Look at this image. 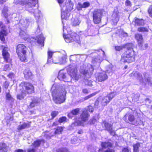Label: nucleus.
<instances>
[{"mask_svg":"<svg viewBox=\"0 0 152 152\" xmlns=\"http://www.w3.org/2000/svg\"><path fill=\"white\" fill-rule=\"evenodd\" d=\"M51 91L53 99L55 103L61 104L64 102L66 93L65 88L54 84L51 88Z\"/></svg>","mask_w":152,"mask_h":152,"instance_id":"f257e3e1","label":"nucleus"},{"mask_svg":"<svg viewBox=\"0 0 152 152\" xmlns=\"http://www.w3.org/2000/svg\"><path fill=\"white\" fill-rule=\"evenodd\" d=\"M67 70L69 75H67L66 74L63 70L59 71L58 78L60 80L69 82L71 80L72 78L76 80H78L80 76L77 73V69L75 65H70L67 68Z\"/></svg>","mask_w":152,"mask_h":152,"instance_id":"f03ea898","label":"nucleus"},{"mask_svg":"<svg viewBox=\"0 0 152 152\" xmlns=\"http://www.w3.org/2000/svg\"><path fill=\"white\" fill-rule=\"evenodd\" d=\"M20 87L21 94L17 96L18 99H23L27 94L32 93L34 91V86L29 83L22 82L20 85Z\"/></svg>","mask_w":152,"mask_h":152,"instance_id":"7ed1b4c3","label":"nucleus"},{"mask_svg":"<svg viewBox=\"0 0 152 152\" xmlns=\"http://www.w3.org/2000/svg\"><path fill=\"white\" fill-rule=\"evenodd\" d=\"M128 48H126L127 50L126 51L125 54L122 56L120 60L121 63H124L126 62L130 63L134 61V51L133 50L132 44L131 46L128 45Z\"/></svg>","mask_w":152,"mask_h":152,"instance_id":"20e7f679","label":"nucleus"},{"mask_svg":"<svg viewBox=\"0 0 152 152\" xmlns=\"http://www.w3.org/2000/svg\"><path fill=\"white\" fill-rule=\"evenodd\" d=\"M27 48L23 44H19L16 47V52L20 60L25 62L26 60V53Z\"/></svg>","mask_w":152,"mask_h":152,"instance_id":"39448f33","label":"nucleus"},{"mask_svg":"<svg viewBox=\"0 0 152 152\" xmlns=\"http://www.w3.org/2000/svg\"><path fill=\"white\" fill-rule=\"evenodd\" d=\"M94 70V69L92 66L88 64L87 66L85 65L81 66L80 72L87 79L91 77Z\"/></svg>","mask_w":152,"mask_h":152,"instance_id":"423d86ee","label":"nucleus"},{"mask_svg":"<svg viewBox=\"0 0 152 152\" xmlns=\"http://www.w3.org/2000/svg\"><path fill=\"white\" fill-rule=\"evenodd\" d=\"M14 2L16 4L25 5L27 7H34L38 3L37 0H19L15 1Z\"/></svg>","mask_w":152,"mask_h":152,"instance_id":"0eeeda50","label":"nucleus"},{"mask_svg":"<svg viewBox=\"0 0 152 152\" xmlns=\"http://www.w3.org/2000/svg\"><path fill=\"white\" fill-rule=\"evenodd\" d=\"M64 37L66 42L69 43L71 42L75 41L78 44H80V41L79 36L76 33L72 35L70 37L68 35H64Z\"/></svg>","mask_w":152,"mask_h":152,"instance_id":"6e6552de","label":"nucleus"},{"mask_svg":"<svg viewBox=\"0 0 152 152\" xmlns=\"http://www.w3.org/2000/svg\"><path fill=\"white\" fill-rule=\"evenodd\" d=\"M93 21L95 24H98L101 20L102 12L100 10H95L93 12Z\"/></svg>","mask_w":152,"mask_h":152,"instance_id":"1a4fd4ad","label":"nucleus"},{"mask_svg":"<svg viewBox=\"0 0 152 152\" xmlns=\"http://www.w3.org/2000/svg\"><path fill=\"white\" fill-rule=\"evenodd\" d=\"M95 76L96 80L98 82H102L108 78V76L105 72L96 73Z\"/></svg>","mask_w":152,"mask_h":152,"instance_id":"9d476101","label":"nucleus"},{"mask_svg":"<svg viewBox=\"0 0 152 152\" xmlns=\"http://www.w3.org/2000/svg\"><path fill=\"white\" fill-rule=\"evenodd\" d=\"M7 34L5 26L0 22V39L2 41H5L4 36L7 35Z\"/></svg>","mask_w":152,"mask_h":152,"instance_id":"9b49d317","label":"nucleus"},{"mask_svg":"<svg viewBox=\"0 0 152 152\" xmlns=\"http://www.w3.org/2000/svg\"><path fill=\"white\" fill-rule=\"evenodd\" d=\"M65 7H61V18L62 23H63V20H68L70 15L69 11L65 10Z\"/></svg>","mask_w":152,"mask_h":152,"instance_id":"f8f14e48","label":"nucleus"},{"mask_svg":"<svg viewBox=\"0 0 152 152\" xmlns=\"http://www.w3.org/2000/svg\"><path fill=\"white\" fill-rule=\"evenodd\" d=\"M31 11H29L30 12L34 13V16L36 19L37 21L38 22H39L40 21L42 20L41 17V14L40 11L38 10V9L34 10L32 9Z\"/></svg>","mask_w":152,"mask_h":152,"instance_id":"ddd939ff","label":"nucleus"},{"mask_svg":"<svg viewBox=\"0 0 152 152\" xmlns=\"http://www.w3.org/2000/svg\"><path fill=\"white\" fill-rule=\"evenodd\" d=\"M9 49L7 47H4L2 51V55L4 60L8 62L10 60V55L8 52Z\"/></svg>","mask_w":152,"mask_h":152,"instance_id":"4468645a","label":"nucleus"},{"mask_svg":"<svg viewBox=\"0 0 152 152\" xmlns=\"http://www.w3.org/2000/svg\"><path fill=\"white\" fill-rule=\"evenodd\" d=\"M90 116L87 110L85 109L82 112L81 114L80 115V118L82 121L83 122H85L88 119Z\"/></svg>","mask_w":152,"mask_h":152,"instance_id":"2eb2a0df","label":"nucleus"},{"mask_svg":"<svg viewBox=\"0 0 152 152\" xmlns=\"http://www.w3.org/2000/svg\"><path fill=\"white\" fill-rule=\"evenodd\" d=\"M130 76L133 78H136L137 80L140 81V82H142L143 80V78L141 75L138 72L136 71H133L130 75Z\"/></svg>","mask_w":152,"mask_h":152,"instance_id":"dca6fc26","label":"nucleus"},{"mask_svg":"<svg viewBox=\"0 0 152 152\" xmlns=\"http://www.w3.org/2000/svg\"><path fill=\"white\" fill-rule=\"evenodd\" d=\"M74 4L70 0H66V2L65 6L63 7H65V10L68 11H70L73 9Z\"/></svg>","mask_w":152,"mask_h":152,"instance_id":"f3484780","label":"nucleus"},{"mask_svg":"<svg viewBox=\"0 0 152 152\" xmlns=\"http://www.w3.org/2000/svg\"><path fill=\"white\" fill-rule=\"evenodd\" d=\"M104 126L106 129L110 133V134L113 136L115 134V131L113 129L112 125L106 122L104 124Z\"/></svg>","mask_w":152,"mask_h":152,"instance_id":"a211bd4d","label":"nucleus"},{"mask_svg":"<svg viewBox=\"0 0 152 152\" xmlns=\"http://www.w3.org/2000/svg\"><path fill=\"white\" fill-rule=\"evenodd\" d=\"M90 5L88 2H85L83 3H78L76 6V8L77 10H82V8H86L88 7Z\"/></svg>","mask_w":152,"mask_h":152,"instance_id":"6ab92c4d","label":"nucleus"},{"mask_svg":"<svg viewBox=\"0 0 152 152\" xmlns=\"http://www.w3.org/2000/svg\"><path fill=\"white\" fill-rule=\"evenodd\" d=\"M112 17V20L114 24L116 25L118 21L119 18L118 12L117 11L114 10Z\"/></svg>","mask_w":152,"mask_h":152,"instance_id":"aec40b11","label":"nucleus"},{"mask_svg":"<svg viewBox=\"0 0 152 152\" xmlns=\"http://www.w3.org/2000/svg\"><path fill=\"white\" fill-rule=\"evenodd\" d=\"M135 37L137 41L139 46L140 47H142L143 44V40L142 35L140 34H137L135 35Z\"/></svg>","mask_w":152,"mask_h":152,"instance_id":"412c9836","label":"nucleus"},{"mask_svg":"<svg viewBox=\"0 0 152 152\" xmlns=\"http://www.w3.org/2000/svg\"><path fill=\"white\" fill-rule=\"evenodd\" d=\"M65 61V58L63 57H62L61 59H59V58L56 57H53L51 59V62L55 64L59 63L61 64Z\"/></svg>","mask_w":152,"mask_h":152,"instance_id":"4be33fe9","label":"nucleus"},{"mask_svg":"<svg viewBox=\"0 0 152 152\" xmlns=\"http://www.w3.org/2000/svg\"><path fill=\"white\" fill-rule=\"evenodd\" d=\"M23 74L24 77L26 79H28L31 78L33 75L32 72L29 69L26 68L23 71Z\"/></svg>","mask_w":152,"mask_h":152,"instance_id":"5701e85b","label":"nucleus"},{"mask_svg":"<svg viewBox=\"0 0 152 152\" xmlns=\"http://www.w3.org/2000/svg\"><path fill=\"white\" fill-rule=\"evenodd\" d=\"M37 41L38 44L41 45L42 46H44V37L42 34H41L40 35L38 36L37 37Z\"/></svg>","mask_w":152,"mask_h":152,"instance_id":"b1692460","label":"nucleus"},{"mask_svg":"<svg viewBox=\"0 0 152 152\" xmlns=\"http://www.w3.org/2000/svg\"><path fill=\"white\" fill-rule=\"evenodd\" d=\"M80 110V108H77L72 110L70 113L68 114V116L69 118H72V115H78L79 113Z\"/></svg>","mask_w":152,"mask_h":152,"instance_id":"393cba45","label":"nucleus"},{"mask_svg":"<svg viewBox=\"0 0 152 152\" xmlns=\"http://www.w3.org/2000/svg\"><path fill=\"white\" fill-rule=\"evenodd\" d=\"M101 61V58L99 56H97L95 58H93L92 60V62L94 64H98V65Z\"/></svg>","mask_w":152,"mask_h":152,"instance_id":"a878e982","label":"nucleus"},{"mask_svg":"<svg viewBox=\"0 0 152 152\" xmlns=\"http://www.w3.org/2000/svg\"><path fill=\"white\" fill-rule=\"evenodd\" d=\"M131 45L132 43H128L120 46H116L115 47V49L116 50L119 51L124 48H128V45L131 46Z\"/></svg>","mask_w":152,"mask_h":152,"instance_id":"bb28decb","label":"nucleus"},{"mask_svg":"<svg viewBox=\"0 0 152 152\" xmlns=\"http://www.w3.org/2000/svg\"><path fill=\"white\" fill-rule=\"evenodd\" d=\"M20 22L24 28H26L30 23V22L28 20L21 19L20 20Z\"/></svg>","mask_w":152,"mask_h":152,"instance_id":"cd10ccee","label":"nucleus"},{"mask_svg":"<svg viewBox=\"0 0 152 152\" xmlns=\"http://www.w3.org/2000/svg\"><path fill=\"white\" fill-rule=\"evenodd\" d=\"M101 145L102 148H109L112 147V145L111 143L108 142H102L101 143Z\"/></svg>","mask_w":152,"mask_h":152,"instance_id":"c85d7f7f","label":"nucleus"},{"mask_svg":"<svg viewBox=\"0 0 152 152\" xmlns=\"http://www.w3.org/2000/svg\"><path fill=\"white\" fill-rule=\"evenodd\" d=\"M39 102V100L38 98L37 97L34 98V99L32 100V102L29 105L30 107L32 108L34 107Z\"/></svg>","mask_w":152,"mask_h":152,"instance_id":"c756f323","label":"nucleus"},{"mask_svg":"<svg viewBox=\"0 0 152 152\" xmlns=\"http://www.w3.org/2000/svg\"><path fill=\"white\" fill-rule=\"evenodd\" d=\"M20 36L24 40H26L28 37V34L26 33L25 31L21 30L20 32Z\"/></svg>","mask_w":152,"mask_h":152,"instance_id":"7c9ffc66","label":"nucleus"},{"mask_svg":"<svg viewBox=\"0 0 152 152\" xmlns=\"http://www.w3.org/2000/svg\"><path fill=\"white\" fill-rule=\"evenodd\" d=\"M7 146L4 143H0V152H7Z\"/></svg>","mask_w":152,"mask_h":152,"instance_id":"2f4dec72","label":"nucleus"},{"mask_svg":"<svg viewBox=\"0 0 152 152\" xmlns=\"http://www.w3.org/2000/svg\"><path fill=\"white\" fill-rule=\"evenodd\" d=\"M134 23L135 25H143L144 24V21L142 19H139L138 18H137L135 19Z\"/></svg>","mask_w":152,"mask_h":152,"instance_id":"473e14b6","label":"nucleus"},{"mask_svg":"<svg viewBox=\"0 0 152 152\" xmlns=\"http://www.w3.org/2000/svg\"><path fill=\"white\" fill-rule=\"evenodd\" d=\"M127 117H128V120L130 122H132L134 121V116L133 115L130 114L128 115H127L126 114L125 115L124 118L126 122H128V121L127 120H125V118Z\"/></svg>","mask_w":152,"mask_h":152,"instance_id":"72a5a7b5","label":"nucleus"},{"mask_svg":"<svg viewBox=\"0 0 152 152\" xmlns=\"http://www.w3.org/2000/svg\"><path fill=\"white\" fill-rule=\"evenodd\" d=\"M110 101L107 98V97L105 96L102 98V105L105 106Z\"/></svg>","mask_w":152,"mask_h":152,"instance_id":"f704fd0d","label":"nucleus"},{"mask_svg":"<svg viewBox=\"0 0 152 152\" xmlns=\"http://www.w3.org/2000/svg\"><path fill=\"white\" fill-rule=\"evenodd\" d=\"M29 127V125L28 124L24 123L22 125L18 126V129L20 130Z\"/></svg>","mask_w":152,"mask_h":152,"instance_id":"c9c22d12","label":"nucleus"},{"mask_svg":"<svg viewBox=\"0 0 152 152\" xmlns=\"http://www.w3.org/2000/svg\"><path fill=\"white\" fill-rule=\"evenodd\" d=\"M53 53L51 51H48V63L51 62V58L53 55Z\"/></svg>","mask_w":152,"mask_h":152,"instance_id":"e433bc0d","label":"nucleus"},{"mask_svg":"<svg viewBox=\"0 0 152 152\" xmlns=\"http://www.w3.org/2000/svg\"><path fill=\"white\" fill-rule=\"evenodd\" d=\"M63 128L61 126L58 127L56 129L54 134H61V132L63 131Z\"/></svg>","mask_w":152,"mask_h":152,"instance_id":"4c0bfd02","label":"nucleus"},{"mask_svg":"<svg viewBox=\"0 0 152 152\" xmlns=\"http://www.w3.org/2000/svg\"><path fill=\"white\" fill-rule=\"evenodd\" d=\"M8 8L7 7H4L2 11V15L6 18L8 17Z\"/></svg>","mask_w":152,"mask_h":152,"instance_id":"58836bf2","label":"nucleus"},{"mask_svg":"<svg viewBox=\"0 0 152 152\" xmlns=\"http://www.w3.org/2000/svg\"><path fill=\"white\" fill-rule=\"evenodd\" d=\"M80 20L77 18H75L72 20V24L73 26H76L79 24L80 23Z\"/></svg>","mask_w":152,"mask_h":152,"instance_id":"ea45409f","label":"nucleus"},{"mask_svg":"<svg viewBox=\"0 0 152 152\" xmlns=\"http://www.w3.org/2000/svg\"><path fill=\"white\" fill-rule=\"evenodd\" d=\"M115 93L113 92L108 94L107 96V97L108 99L110 101L115 96Z\"/></svg>","mask_w":152,"mask_h":152,"instance_id":"a19ab883","label":"nucleus"},{"mask_svg":"<svg viewBox=\"0 0 152 152\" xmlns=\"http://www.w3.org/2000/svg\"><path fill=\"white\" fill-rule=\"evenodd\" d=\"M140 146V144L137 143L133 145L134 152H138V148Z\"/></svg>","mask_w":152,"mask_h":152,"instance_id":"79ce46f5","label":"nucleus"},{"mask_svg":"<svg viewBox=\"0 0 152 152\" xmlns=\"http://www.w3.org/2000/svg\"><path fill=\"white\" fill-rule=\"evenodd\" d=\"M13 118L12 117L10 116L7 117L5 119V120H6L7 124L8 126L10 125V120H13Z\"/></svg>","mask_w":152,"mask_h":152,"instance_id":"37998d69","label":"nucleus"},{"mask_svg":"<svg viewBox=\"0 0 152 152\" xmlns=\"http://www.w3.org/2000/svg\"><path fill=\"white\" fill-rule=\"evenodd\" d=\"M43 141L42 140H38L35 141L34 142L33 145L35 147H38L40 144L41 142L42 141Z\"/></svg>","mask_w":152,"mask_h":152,"instance_id":"c03bdc74","label":"nucleus"},{"mask_svg":"<svg viewBox=\"0 0 152 152\" xmlns=\"http://www.w3.org/2000/svg\"><path fill=\"white\" fill-rule=\"evenodd\" d=\"M133 124L136 126L141 125H143V122L139 119H137L136 122H134Z\"/></svg>","mask_w":152,"mask_h":152,"instance_id":"a18cd8bd","label":"nucleus"},{"mask_svg":"<svg viewBox=\"0 0 152 152\" xmlns=\"http://www.w3.org/2000/svg\"><path fill=\"white\" fill-rule=\"evenodd\" d=\"M138 31L141 32H147L148 31V30L147 28L140 27L138 28Z\"/></svg>","mask_w":152,"mask_h":152,"instance_id":"49530a36","label":"nucleus"},{"mask_svg":"<svg viewBox=\"0 0 152 152\" xmlns=\"http://www.w3.org/2000/svg\"><path fill=\"white\" fill-rule=\"evenodd\" d=\"M58 114V112L57 111H52L51 113V115L52 117V118H53L56 117Z\"/></svg>","mask_w":152,"mask_h":152,"instance_id":"de8ad7c7","label":"nucleus"},{"mask_svg":"<svg viewBox=\"0 0 152 152\" xmlns=\"http://www.w3.org/2000/svg\"><path fill=\"white\" fill-rule=\"evenodd\" d=\"M66 120V118L65 116H64L60 118L58 120V121L59 123H62L65 121Z\"/></svg>","mask_w":152,"mask_h":152,"instance_id":"09e8293b","label":"nucleus"},{"mask_svg":"<svg viewBox=\"0 0 152 152\" xmlns=\"http://www.w3.org/2000/svg\"><path fill=\"white\" fill-rule=\"evenodd\" d=\"M6 97L7 100L9 101H11V102L13 101V99L11 95L9 93L7 94Z\"/></svg>","mask_w":152,"mask_h":152,"instance_id":"8fccbe9b","label":"nucleus"},{"mask_svg":"<svg viewBox=\"0 0 152 152\" xmlns=\"http://www.w3.org/2000/svg\"><path fill=\"white\" fill-rule=\"evenodd\" d=\"M96 94V93H93L90 95H88V96H86L84 98V99L85 100H86L88 99L91 97H92L93 96H94L95 94Z\"/></svg>","mask_w":152,"mask_h":152,"instance_id":"3c124183","label":"nucleus"},{"mask_svg":"<svg viewBox=\"0 0 152 152\" xmlns=\"http://www.w3.org/2000/svg\"><path fill=\"white\" fill-rule=\"evenodd\" d=\"M77 138L75 137L73 138V139H72L71 140V143L73 144H75L77 142Z\"/></svg>","mask_w":152,"mask_h":152,"instance_id":"603ef678","label":"nucleus"},{"mask_svg":"<svg viewBox=\"0 0 152 152\" xmlns=\"http://www.w3.org/2000/svg\"><path fill=\"white\" fill-rule=\"evenodd\" d=\"M57 152H69L68 151L66 148H62L59 150Z\"/></svg>","mask_w":152,"mask_h":152,"instance_id":"864d4df0","label":"nucleus"},{"mask_svg":"<svg viewBox=\"0 0 152 152\" xmlns=\"http://www.w3.org/2000/svg\"><path fill=\"white\" fill-rule=\"evenodd\" d=\"M10 68L9 65V64H6L4 66L3 69L4 70L6 71L9 69Z\"/></svg>","mask_w":152,"mask_h":152,"instance_id":"5fc2aeb1","label":"nucleus"},{"mask_svg":"<svg viewBox=\"0 0 152 152\" xmlns=\"http://www.w3.org/2000/svg\"><path fill=\"white\" fill-rule=\"evenodd\" d=\"M86 110H87L88 112V111L90 112H92L93 110V107L91 106H89L88 107V108Z\"/></svg>","mask_w":152,"mask_h":152,"instance_id":"6e6d98bb","label":"nucleus"},{"mask_svg":"<svg viewBox=\"0 0 152 152\" xmlns=\"http://www.w3.org/2000/svg\"><path fill=\"white\" fill-rule=\"evenodd\" d=\"M76 58V56L75 55H71L70 56V61H74V59Z\"/></svg>","mask_w":152,"mask_h":152,"instance_id":"4d7b16f0","label":"nucleus"},{"mask_svg":"<svg viewBox=\"0 0 152 152\" xmlns=\"http://www.w3.org/2000/svg\"><path fill=\"white\" fill-rule=\"evenodd\" d=\"M96 121V119L95 118H93L90 120V123L91 124H94Z\"/></svg>","mask_w":152,"mask_h":152,"instance_id":"13d9d810","label":"nucleus"},{"mask_svg":"<svg viewBox=\"0 0 152 152\" xmlns=\"http://www.w3.org/2000/svg\"><path fill=\"white\" fill-rule=\"evenodd\" d=\"M9 85V84L8 83L6 82H5L4 84V87L6 89L7 88Z\"/></svg>","mask_w":152,"mask_h":152,"instance_id":"bf43d9fd","label":"nucleus"},{"mask_svg":"<svg viewBox=\"0 0 152 152\" xmlns=\"http://www.w3.org/2000/svg\"><path fill=\"white\" fill-rule=\"evenodd\" d=\"M121 34L124 37H126L128 36L127 34L124 31H122Z\"/></svg>","mask_w":152,"mask_h":152,"instance_id":"052dcab7","label":"nucleus"},{"mask_svg":"<svg viewBox=\"0 0 152 152\" xmlns=\"http://www.w3.org/2000/svg\"><path fill=\"white\" fill-rule=\"evenodd\" d=\"M44 136L47 139H50L51 137L50 135H48L47 134H45L44 135Z\"/></svg>","mask_w":152,"mask_h":152,"instance_id":"680f3d73","label":"nucleus"},{"mask_svg":"<svg viewBox=\"0 0 152 152\" xmlns=\"http://www.w3.org/2000/svg\"><path fill=\"white\" fill-rule=\"evenodd\" d=\"M129 150L128 148H125L122 150V152H129Z\"/></svg>","mask_w":152,"mask_h":152,"instance_id":"e2e57ef3","label":"nucleus"},{"mask_svg":"<svg viewBox=\"0 0 152 152\" xmlns=\"http://www.w3.org/2000/svg\"><path fill=\"white\" fill-rule=\"evenodd\" d=\"M131 3L129 1L127 0L126 1L125 4L126 6H129L130 4Z\"/></svg>","mask_w":152,"mask_h":152,"instance_id":"0e129e2a","label":"nucleus"},{"mask_svg":"<svg viewBox=\"0 0 152 152\" xmlns=\"http://www.w3.org/2000/svg\"><path fill=\"white\" fill-rule=\"evenodd\" d=\"M28 152H35V150L34 149H29L27 150Z\"/></svg>","mask_w":152,"mask_h":152,"instance_id":"69168bd1","label":"nucleus"},{"mask_svg":"<svg viewBox=\"0 0 152 152\" xmlns=\"http://www.w3.org/2000/svg\"><path fill=\"white\" fill-rule=\"evenodd\" d=\"M105 152H114V151L112 149H108Z\"/></svg>","mask_w":152,"mask_h":152,"instance_id":"338daca9","label":"nucleus"},{"mask_svg":"<svg viewBox=\"0 0 152 152\" xmlns=\"http://www.w3.org/2000/svg\"><path fill=\"white\" fill-rule=\"evenodd\" d=\"M14 152H24V151L22 149H19L15 150Z\"/></svg>","mask_w":152,"mask_h":152,"instance_id":"774afa93","label":"nucleus"}]
</instances>
